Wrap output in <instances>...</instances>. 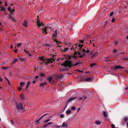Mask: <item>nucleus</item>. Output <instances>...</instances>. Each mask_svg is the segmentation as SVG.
I'll list each match as a JSON object with an SVG mask.
<instances>
[{"instance_id":"1","label":"nucleus","mask_w":128,"mask_h":128,"mask_svg":"<svg viewBox=\"0 0 128 128\" xmlns=\"http://www.w3.org/2000/svg\"><path fill=\"white\" fill-rule=\"evenodd\" d=\"M81 63H82L80 61H78L74 65H73L72 64V60H66L61 65L64 66L65 68L68 67L69 68H70L73 66H76Z\"/></svg>"},{"instance_id":"2","label":"nucleus","mask_w":128,"mask_h":128,"mask_svg":"<svg viewBox=\"0 0 128 128\" xmlns=\"http://www.w3.org/2000/svg\"><path fill=\"white\" fill-rule=\"evenodd\" d=\"M54 55L52 56V57L50 58H47L45 60H44L42 57H39V58H40V59L41 60H43V62H44L47 65V64H49L50 62L52 63L55 60V59L54 58Z\"/></svg>"},{"instance_id":"3","label":"nucleus","mask_w":128,"mask_h":128,"mask_svg":"<svg viewBox=\"0 0 128 128\" xmlns=\"http://www.w3.org/2000/svg\"><path fill=\"white\" fill-rule=\"evenodd\" d=\"M16 108L18 110H23L24 108L22 106V104L21 102H20L18 104L17 102H16Z\"/></svg>"},{"instance_id":"4","label":"nucleus","mask_w":128,"mask_h":128,"mask_svg":"<svg viewBox=\"0 0 128 128\" xmlns=\"http://www.w3.org/2000/svg\"><path fill=\"white\" fill-rule=\"evenodd\" d=\"M92 80V78H86L85 80H84L83 79H82V78H81L80 80V81H85L86 82H90L91 80Z\"/></svg>"},{"instance_id":"5","label":"nucleus","mask_w":128,"mask_h":128,"mask_svg":"<svg viewBox=\"0 0 128 128\" xmlns=\"http://www.w3.org/2000/svg\"><path fill=\"white\" fill-rule=\"evenodd\" d=\"M78 51L75 50L74 51V53L73 55H72V57L73 58H77L78 56L76 55L78 54Z\"/></svg>"},{"instance_id":"6","label":"nucleus","mask_w":128,"mask_h":128,"mask_svg":"<svg viewBox=\"0 0 128 128\" xmlns=\"http://www.w3.org/2000/svg\"><path fill=\"white\" fill-rule=\"evenodd\" d=\"M124 68V67H122L120 66L119 65L115 66L114 68V70H116L118 69H123Z\"/></svg>"},{"instance_id":"7","label":"nucleus","mask_w":128,"mask_h":128,"mask_svg":"<svg viewBox=\"0 0 128 128\" xmlns=\"http://www.w3.org/2000/svg\"><path fill=\"white\" fill-rule=\"evenodd\" d=\"M8 18L9 19L13 20L14 22H16V20L14 18L12 17L11 15H9L8 16Z\"/></svg>"},{"instance_id":"8","label":"nucleus","mask_w":128,"mask_h":128,"mask_svg":"<svg viewBox=\"0 0 128 128\" xmlns=\"http://www.w3.org/2000/svg\"><path fill=\"white\" fill-rule=\"evenodd\" d=\"M68 126L67 124L65 122H63L62 125L60 126L61 127H62L66 128Z\"/></svg>"},{"instance_id":"9","label":"nucleus","mask_w":128,"mask_h":128,"mask_svg":"<svg viewBox=\"0 0 128 128\" xmlns=\"http://www.w3.org/2000/svg\"><path fill=\"white\" fill-rule=\"evenodd\" d=\"M98 54V52H95L94 54H93L91 56V58L92 59L95 57L97 56Z\"/></svg>"},{"instance_id":"10","label":"nucleus","mask_w":128,"mask_h":128,"mask_svg":"<svg viewBox=\"0 0 128 128\" xmlns=\"http://www.w3.org/2000/svg\"><path fill=\"white\" fill-rule=\"evenodd\" d=\"M49 28V27L48 26L45 27L44 28H42V30L43 31V33L44 34H47L46 32V30L48 28Z\"/></svg>"},{"instance_id":"11","label":"nucleus","mask_w":128,"mask_h":128,"mask_svg":"<svg viewBox=\"0 0 128 128\" xmlns=\"http://www.w3.org/2000/svg\"><path fill=\"white\" fill-rule=\"evenodd\" d=\"M57 31L56 30L54 32V33H53L52 34V36L54 38H56L57 36Z\"/></svg>"},{"instance_id":"12","label":"nucleus","mask_w":128,"mask_h":128,"mask_svg":"<svg viewBox=\"0 0 128 128\" xmlns=\"http://www.w3.org/2000/svg\"><path fill=\"white\" fill-rule=\"evenodd\" d=\"M47 79L48 80V82H49L50 84H52V83L51 82V81L52 79V76H50L47 78Z\"/></svg>"},{"instance_id":"13","label":"nucleus","mask_w":128,"mask_h":128,"mask_svg":"<svg viewBox=\"0 0 128 128\" xmlns=\"http://www.w3.org/2000/svg\"><path fill=\"white\" fill-rule=\"evenodd\" d=\"M36 22V24L37 25L39 26V27H40V26H41V25H40V20L38 18L37 19V21Z\"/></svg>"},{"instance_id":"14","label":"nucleus","mask_w":128,"mask_h":128,"mask_svg":"<svg viewBox=\"0 0 128 128\" xmlns=\"http://www.w3.org/2000/svg\"><path fill=\"white\" fill-rule=\"evenodd\" d=\"M76 97H72L70 98L67 102V103L69 102H70L76 98Z\"/></svg>"},{"instance_id":"15","label":"nucleus","mask_w":128,"mask_h":128,"mask_svg":"<svg viewBox=\"0 0 128 128\" xmlns=\"http://www.w3.org/2000/svg\"><path fill=\"white\" fill-rule=\"evenodd\" d=\"M18 59L15 58H14V59L12 63V64H14L15 63V62H17L18 61Z\"/></svg>"},{"instance_id":"16","label":"nucleus","mask_w":128,"mask_h":128,"mask_svg":"<svg viewBox=\"0 0 128 128\" xmlns=\"http://www.w3.org/2000/svg\"><path fill=\"white\" fill-rule=\"evenodd\" d=\"M53 123V122H49L47 124H46L44 125L43 126V127L44 128H45L48 125H50L51 124H52Z\"/></svg>"},{"instance_id":"17","label":"nucleus","mask_w":128,"mask_h":128,"mask_svg":"<svg viewBox=\"0 0 128 128\" xmlns=\"http://www.w3.org/2000/svg\"><path fill=\"white\" fill-rule=\"evenodd\" d=\"M68 68H66L65 69H61L59 70V71L60 72H63L65 71H68Z\"/></svg>"},{"instance_id":"18","label":"nucleus","mask_w":128,"mask_h":128,"mask_svg":"<svg viewBox=\"0 0 128 128\" xmlns=\"http://www.w3.org/2000/svg\"><path fill=\"white\" fill-rule=\"evenodd\" d=\"M28 24L26 20H24L23 25L26 27H27V24Z\"/></svg>"},{"instance_id":"19","label":"nucleus","mask_w":128,"mask_h":128,"mask_svg":"<svg viewBox=\"0 0 128 128\" xmlns=\"http://www.w3.org/2000/svg\"><path fill=\"white\" fill-rule=\"evenodd\" d=\"M95 123L97 125H100L101 124L100 122L98 120L96 121L95 122Z\"/></svg>"},{"instance_id":"20","label":"nucleus","mask_w":128,"mask_h":128,"mask_svg":"<svg viewBox=\"0 0 128 128\" xmlns=\"http://www.w3.org/2000/svg\"><path fill=\"white\" fill-rule=\"evenodd\" d=\"M25 84V83L24 82H21L20 83V86L21 87H22Z\"/></svg>"},{"instance_id":"21","label":"nucleus","mask_w":128,"mask_h":128,"mask_svg":"<svg viewBox=\"0 0 128 128\" xmlns=\"http://www.w3.org/2000/svg\"><path fill=\"white\" fill-rule=\"evenodd\" d=\"M66 113L68 114L69 115L71 113V112L70 110H68L66 112Z\"/></svg>"},{"instance_id":"22","label":"nucleus","mask_w":128,"mask_h":128,"mask_svg":"<svg viewBox=\"0 0 128 128\" xmlns=\"http://www.w3.org/2000/svg\"><path fill=\"white\" fill-rule=\"evenodd\" d=\"M20 98L22 100H24V97L22 94H20Z\"/></svg>"},{"instance_id":"23","label":"nucleus","mask_w":128,"mask_h":128,"mask_svg":"<svg viewBox=\"0 0 128 128\" xmlns=\"http://www.w3.org/2000/svg\"><path fill=\"white\" fill-rule=\"evenodd\" d=\"M124 121L125 122H126L128 121V118L127 117H125L124 119Z\"/></svg>"},{"instance_id":"24","label":"nucleus","mask_w":128,"mask_h":128,"mask_svg":"<svg viewBox=\"0 0 128 128\" xmlns=\"http://www.w3.org/2000/svg\"><path fill=\"white\" fill-rule=\"evenodd\" d=\"M0 8L1 9L0 10V11H5V8L4 6L2 7L1 6H0Z\"/></svg>"},{"instance_id":"25","label":"nucleus","mask_w":128,"mask_h":128,"mask_svg":"<svg viewBox=\"0 0 128 128\" xmlns=\"http://www.w3.org/2000/svg\"><path fill=\"white\" fill-rule=\"evenodd\" d=\"M46 84V82H42V83H41L40 84V86H42Z\"/></svg>"},{"instance_id":"26","label":"nucleus","mask_w":128,"mask_h":128,"mask_svg":"<svg viewBox=\"0 0 128 128\" xmlns=\"http://www.w3.org/2000/svg\"><path fill=\"white\" fill-rule=\"evenodd\" d=\"M103 114L104 117H106L107 116V114L105 111L103 112Z\"/></svg>"},{"instance_id":"27","label":"nucleus","mask_w":128,"mask_h":128,"mask_svg":"<svg viewBox=\"0 0 128 128\" xmlns=\"http://www.w3.org/2000/svg\"><path fill=\"white\" fill-rule=\"evenodd\" d=\"M40 77H43L45 76L44 74L43 73H40Z\"/></svg>"},{"instance_id":"28","label":"nucleus","mask_w":128,"mask_h":128,"mask_svg":"<svg viewBox=\"0 0 128 128\" xmlns=\"http://www.w3.org/2000/svg\"><path fill=\"white\" fill-rule=\"evenodd\" d=\"M22 44L21 43H18L17 44V46L18 47H20Z\"/></svg>"},{"instance_id":"29","label":"nucleus","mask_w":128,"mask_h":128,"mask_svg":"<svg viewBox=\"0 0 128 128\" xmlns=\"http://www.w3.org/2000/svg\"><path fill=\"white\" fill-rule=\"evenodd\" d=\"M68 17L70 18H72V17L73 16V15H72L71 14H69L68 15Z\"/></svg>"},{"instance_id":"30","label":"nucleus","mask_w":128,"mask_h":128,"mask_svg":"<svg viewBox=\"0 0 128 128\" xmlns=\"http://www.w3.org/2000/svg\"><path fill=\"white\" fill-rule=\"evenodd\" d=\"M64 117V114H61L60 115V117L61 118H63Z\"/></svg>"},{"instance_id":"31","label":"nucleus","mask_w":128,"mask_h":128,"mask_svg":"<svg viewBox=\"0 0 128 128\" xmlns=\"http://www.w3.org/2000/svg\"><path fill=\"white\" fill-rule=\"evenodd\" d=\"M43 45L48 47H50V45L48 44H43Z\"/></svg>"},{"instance_id":"32","label":"nucleus","mask_w":128,"mask_h":128,"mask_svg":"<svg viewBox=\"0 0 128 128\" xmlns=\"http://www.w3.org/2000/svg\"><path fill=\"white\" fill-rule=\"evenodd\" d=\"M83 46V45L82 44V45H80V44H79L78 45V47H80V50L82 49V46Z\"/></svg>"},{"instance_id":"33","label":"nucleus","mask_w":128,"mask_h":128,"mask_svg":"<svg viewBox=\"0 0 128 128\" xmlns=\"http://www.w3.org/2000/svg\"><path fill=\"white\" fill-rule=\"evenodd\" d=\"M65 44L66 45H67L68 46H70L71 45V43L69 42L68 43H65Z\"/></svg>"},{"instance_id":"34","label":"nucleus","mask_w":128,"mask_h":128,"mask_svg":"<svg viewBox=\"0 0 128 128\" xmlns=\"http://www.w3.org/2000/svg\"><path fill=\"white\" fill-rule=\"evenodd\" d=\"M76 109V108L74 106H72L71 108V110H75Z\"/></svg>"},{"instance_id":"35","label":"nucleus","mask_w":128,"mask_h":128,"mask_svg":"<svg viewBox=\"0 0 128 128\" xmlns=\"http://www.w3.org/2000/svg\"><path fill=\"white\" fill-rule=\"evenodd\" d=\"M96 64L95 63H93L91 64L90 65V66L91 67H92L93 66H94Z\"/></svg>"},{"instance_id":"36","label":"nucleus","mask_w":128,"mask_h":128,"mask_svg":"<svg viewBox=\"0 0 128 128\" xmlns=\"http://www.w3.org/2000/svg\"><path fill=\"white\" fill-rule=\"evenodd\" d=\"M62 75H60L58 76V78H62Z\"/></svg>"},{"instance_id":"37","label":"nucleus","mask_w":128,"mask_h":128,"mask_svg":"<svg viewBox=\"0 0 128 128\" xmlns=\"http://www.w3.org/2000/svg\"><path fill=\"white\" fill-rule=\"evenodd\" d=\"M48 114H44L42 116H41L40 118L38 120H40L41 119H42L44 116Z\"/></svg>"},{"instance_id":"38","label":"nucleus","mask_w":128,"mask_h":128,"mask_svg":"<svg viewBox=\"0 0 128 128\" xmlns=\"http://www.w3.org/2000/svg\"><path fill=\"white\" fill-rule=\"evenodd\" d=\"M8 68V67H5L4 66H2V69H3L4 70H6V69H7Z\"/></svg>"},{"instance_id":"39","label":"nucleus","mask_w":128,"mask_h":128,"mask_svg":"<svg viewBox=\"0 0 128 128\" xmlns=\"http://www.w3.org/2000/svg\"><path fill=\"white\" fill-rule=\"evenodd\" d=\"M50 120V119H48L44 121V123H46L48 122H49Z\"/></svg>"},{"instance_id":"40","label":"nucleus","mask_w":128,"mask_h":128,"mask_svg":"<svg viewBox=\"0 0 128 128\" xmlns=\"http://www.w3.org/2000/svg\"><path fill=\"white\" fill-rule=\"evenodd\" d=\"M14 8L12 9V10H11V11L10 12L11 14H12V13L13 12H14Z\"/></svg>"},{"instance_id":"41","label":"nucleus","mask_w":128,"mask_h":128,"mask_svg":"<svg viewBox=\"0 0 128 128\" xmlns=\"http://www.w3.org/2000/svg\"><path fill=\"white\" fill-rule=\"evenodd\" d=\"M68 49V48H65L64 50H63V52H66V51Z\"/></svg>"},{"instance_id":"42","label":"nucleus","mask_w":128,"mask_h":128,"mask_svg":"<svg viewBox=\"0 0 128 128\" xmlns=\"http://www.w3.org/2000/svg\"><path fill=\"white\" fill-rule=\"evenodd\" d=\"M55 126L56 128H59V127H61L60 126H58V125H56Z\"/></svg>"},{"instance_id":"43","label":"nucleus","mask_w":128,"mask_h":128,"mask_svg":"<svg viewBox=\"0 0 128 128\" xmlns=\"http://www.w3.org/2000/svg\"><path fill=\"white\" fill-rule=\"evenodd\" d=\"M76 71H78V72H80L81 73L83 72V71L82 70H75Z\"/></svg>"},{"instance_id":"44","label":"nucleus","mask_w":128,"mask_h":128,"mask_svg":"<svg viewBox=\"0 0 128 128\" xmlns=\"http://www.w3.org/2000/svg\"><path fill=\"white\" fill-rule=\"evenodd\" d=\"M22 89V88H21L19 87H18V90L19 91V92Z\"/></svg>"},{"instance_id":"45","label":"nucleus","mask_w":128,"mask_h":128,"mask_svg":"<svg viewBox=\"0 0 128 128\" xmlns=\"http://www.w3.org/2000/svg\"><path fill=\"white\" fill-rule=\"evenodd\" d=\"M111 126L112 128H115V125L113 124H112L111 125Z\"/></svg>"},{"instance_id":"46","label":"nucleus","mask_w":128,"mask_h":128,"mask_svg":"<svg viewBox=\"0 0 128 128\" xmlns=\"http://www.w3.org/2000/svg\"><path fill=\"white\" fill-rule=\"evenodd\" d=\"M54 41L56 42L57 43V44L60 43L59 41H58L55 40H54Z\"/></svg>"},{"instance_id":"47","label":"nucleus","mask_w":128,"mask_h":128,"mask_svg":"<svg viewBox=\"0 0 128 128\" xmlns=\"http://www.w3.org/2000/svg\"><path fill=\"white\" fill-rule=\"evenodd\" d=\"M8 11H9L10 12V11H11V8L10 7H9L8 8Z\"/></svg>"},{"instance_id":"48","label":"nucleus","mask_w":128,"mask_h":128,"mask_svg":"<svg viewBox=\"0 0 128 128\" xmlns=\"http://www.w3.org/2000/svg\"><path fill=\"white\" fill-rule=\"evenodd\" d=\"M115 18H113L112 19L111 21V22H114L115 21Z\"/></svg>"},{"instance_id":"49","label":"nucleus","mask_w":128,"mask_h":128,"mask_svg":"<svg viewBox=\"0 0 128 128\" xmlns=\"http://www.w3.org/2000/svg\"><path fill=\"white\" fill-rule=\"evenodd\" d=\"M72 55L70 56H69L68 58V59L69 60L72 59Z\"/></svg>"},{"instance_id":"50","label":"nucleus","mask_w":128,"mask_h":128,"mask_svg":"<svg viewBox=\"0 0 128 128\" xmlns=\"http://www.w3.org/2000/svg\"><path fill=\"white\" fill-rule=\"evenodd\" d=\"M20 60L22 61H24V59L23 58H20Z\"/></svg>"},{"instance_id":"51","label":"nucleus","mask_w":128,"mask_h":128,"mask_svg":"<svg viewBox=\"0 0 128 128\" xmlns=\"http://www.w3.org/2000/svg\"><path fill=\"white\" fill-rule=\"evenodd\" d=\"M4 2L5 3V6H7V2L6 1H4Z\"/></svg>"},{"instance_id":"52","label":"nucleus","mask_w":128,"mask_h":128,"mask_svg":"<svg viewBox=\"0 0 128 128\" xmlns=\"http://www.w3.org/2000/svg\"><path fill=\"white\" fill-rule=\"evenodd\" d=\"M113 14H114V12H112L110 13V16H112V15H113Z\"/></svg>"},{"instance_id":"53","label":"nucleus","mask_w":128,"mask_h":128,"mask_svg":"<svg viewBox=\"0 0 128 128\" xmlns=\"http://www.w3.org/2000/svg\"><path fill=\"white\" fill-rule=\"evenodd\" d=\"M10 122L12 125H13L14 124V122H13V120H10Z\"/></svg>"},{"instance_id":"54","label":"nucleus","mask_w":128,"mask_h":128,"mask_svg":"<svg viewBox=\"0 0 128 128\" xmlns=\"http://www.w3.org/2000/svg\"><path fill=\"white\" fill-rule=\"evenodd\" d=\"M65 57L66 58L68 59L69 56L68 55H65Z\"/></svg>"},{"instance_id":"55","label":"nucleus","mask_w":128,"mask_h":128,"mask_svg":"<svg viewBox=\"0 0 128 128\" xmlns=\"http://www.w3.org/2000/svg\"><path fill=\"white\" fill-rule=\"evenodd\" d=\"M83 56L82 54H81L79 56V57L80 58H82Z\"/></svg>"},{"instance_id":"56","label":"nucleus","mask_w":128,"mask_h":128,"mask_svg":"<svg viewBox=\"0 0 128 128\" xmlns=\"http://www.w3.org/2000/svg\"><path fill=\"white\" fill-rule=\"evenodd\" d=\"M82 97L84 98V100L87 98V97H86V96L84 95L83 96H82Z\"/></svg>"},{"instance_id":"57","label":"nucleus","mask_w":128,"mask_h":128,"mask_svg":"<svg viewBox=\"0 0 128 128\" xmlns=\"http://www.w3.org/2000/svg\"><path fill=\"white\" fill-rule=\"evenodd\" d=\"M79 42H81L82 43H83L84 42V40H79Z\"/></svg>"},{"instance_id":"58","label":"nucleus","mask_w":128,"mask_h":128,"mask_svg":"<svg viewBox=\"0 0 128 128\" xmlns=\"http://www.w3.org/2000/svg\"><path fill=\"white\" fill-rule=\"evenodd\" d=\"M123 60H128V58H123Z\"/></svg>"},{"instance_id":"59","label":"nucleus","mask_w":128,"mask_h":128,"mask_svg":"<svg viewBox=\"0 0 128 128\" xmlns=\"http://www.w3.org/2000/svg\"><path fill=\"white\" fill-rule=\"evenodd\" d=\"M78 55L79 56L81 54V52H78Z\"/></svg>"},{"instance_id":"60","label":"nucleus","mask_w":128,"mask_h":128,"mask_svg":"<svg viewBox=\"0 0 128 128\" xmlns=\"http://www.w3.org/2000/svg\"><path fill=\"white\" fill-rule=\"evenodd\" d=\"M116 52H117L116 50L115 49L113 51V52L114 53H115Z\"/></svg>"},{"instance_id":"61","label":"nucleus","mask_w":128,"mask_h":128,"mask_svg":"<svg viewBox=\"0 0 128 128\" xmlns=\"http://www.w3.org/2000/svg\"><path fill=\"white\" fill-rule=\"evenodd\" d=\"M118 43V42L117 41H116L115 42V45L117 44Z\"/></svg>"},{"instance_id":"62","label":"nucleus","mask_w":128,"mask_h":128,"mask_svg":"<svg viewBox=\"0 0 128 128\" xmlns=\"http://www.w3.org/2000/svg\"><path fill=\"white\" fill-rule=\"evenodd\" d=\"M86 50H85L84 49H83L82 50V52H85Z\"/></svg>"},{"instance_id":"63","label":"nucleus","mask_w":128,"mask_h":128,"mask_svg":"<svg viewBox=\"0 0 128 128\" xmlns=\"http://www.w3.org/2000/svg\"><path fill=\"white\" fill-rule=\"evenodd\" d=\"M90 50H87L86 51V52L87 53H88L89 52Z\"/></svg>"},{"instance_id":"64","label":"nucleus","mask_w":128,"mask_h":128,"mask_svg":"<svg viewBox=\"0 0 128 128\" xmlns=\"http://www.w3.org/2000/svg\"><path fill=\"white\" fill-rule=\"evenodd\" d=\"M18 50V49L15 50H14V52L15 53H16L17 52V51Z\"/></svg>"}]
</instances>
